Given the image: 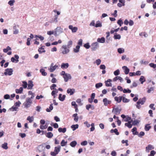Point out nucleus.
Wrapping results in <instances>:
<instances>
[{"mask_svg":"<svg viewBox=\"0 0 156 156\" xmlns=\"http://www.w3.org/2000/svg\"><path fill=\"white\" fill-rule=\"evenodd\" d=\"M32 103V100H31L29 98H26L25 101L23 103V105L25 108H27L30 106Z\"/></svg>","mask_w":156,"mask_h":156,"instance_id":"f257e3e1","label":"nucleus"},{"mask_svg":"<svg viewBox=\"0 0 156 156\" xmlns=\"http://www.w3.org/2000/svg\"><path fill=\"white\" fill-rule=\"evenodd\" d=\"M61 148V146L59 145L55 147L54 151L51 152V155L52 156H56L60 151Z\"/></svg>","mask_w":156,"mask_h":156,"instance_id":"f03ea898","label":"nucleus"},{"mask_svg":"<svg viewBox=\"0 0 156 156\" xmlns=\"http://www.w3.org/2000/svg\"><path fill=\"white\" fill-rule=\"evenodd\" d=\"M58 67L57 65H54L53 63H51L48 68V70L50 72H52L55 71L56 69Z\"/></svg>","mask_w":156,"mask_h":156,"instance_id":"7ed1b4c3","label":"nucleus"},{"mask_svg":"<svg viewBox=\"0 0 156 156\" xmlns=\"http://www.w3.org/2000/svg\"><path fill=\"white\" fill-rule=\"evenodd\" d=\"M13 70L12 69H7L5 70L4 74L5 76H11L13 74Z\"/></svg>","mask_w":156,"mask_h":156,"instance_id":"20e7f679","label":"nucleus"},{"mask_svg":"<svg viewBox=\"0 0 156 156\" xmlns=\"http://www.w3.org/2000/svg\"><path fill=\"white\" fill-rule=\"evenodd\" d=\"M62 53L63 54H66L68 53L69 51V48L67 47L66 45H63L62 47Z\"/></svg>","mask_w":156,"mask_h":156,"instance_id":"39448f33","label":"nucleus"},{"mask_svg":"<svg viewBox=\"0 0 156 156\" xmlns=\"http://www.w3.org/2000/svg\"><path fill=\"white\" fill-rule=\"evenodd\" d=\"M91 46V50L92 51H95L99 47V44L97 42H95L92 43Z\"/></svg>","mask_w":156,"mask_h":156,"instance_id":"423d86ee","label":"nucleus"},{"mask_svg":"<svg viewBox=\"0 0 156 156\" xmlns=\"http://www.w3.org/2000/svg\"><path fill=\"white\" fill-rule=\"evenodd\" d=\"M63 77L65 82H68L69 79H71L72 78L70 74L67 73H66L65 76Z\"/></svg>","mask_w":156,"mask_h":156,"instance_id":"0eeeda50","label":"nucleus"},{"mask_svg":"<svg viewBox=\"0 0 156 156\" xmlns=\"http://www.w3.org/2000/svg\"><path fill=\"white\" fill-rule=\"evenodd\" d=\"M19 26L18 25H14L13 27V34H18L19 32V30L18 29Z\"/></svg>","mask_w":156,"mask_h":156,"instance_id":"6e6552de","label":"nucleus"},{"mask_svg":"<svg viewBox=\"0 0 156 156\" xmlns=\"http://www.w3.org/2000/svg\"><path fill=\"white\" fill-rule=\"evenodd\" d=\"M121 111V109L116 108H113L112 112L116 115H118L120 114Z\"/></svg>","mask_w":156,"mask_h":156,"instance_id":"1a4fd4ad","label":"nucleus"},{"mask_svg":"<svg viewBox=\"0 0 156 156\" xmlns=\"http://www.w3.org/2000/svg\"><path fill=\"white\" fill-rule=\"evenodd\" d=\"M146 151L148 153L149 152L150 150L154 149V147L153 145L151 144H148L146 148Z\"/></svg>","mask_w":156,"mask_h":156,"instance_id":"9d476101","label":"nucleus"},{"mask_svg":"<svg viewBox=\"0 0 156 156\" xmlns=\"http://www.w3.org/2000/svg\"><path fill=\"white\" fill-rule=\"evenodd\" d=\"M69 28L72 30V33L76 32L78 30L77 27H73L72 25H70L69 26Z\"/></svg>","mask_w":156,"mask_h":156,"instance_id":"9b49d317","label":"nucleus"},{"mask_svg":"<svg viewBox=\"0 0 156 156\" xmlns=\"http://www.w3.org/2000/svg\"><path fill=\"white\" fill-rule=\"evenodd\" d=\"M75 90L74 89L68 88L67 90V93L69 94L70 95H72L75 92Z\"/></svg>","mask_w":156,"mask_h":156,"instance_id":"f8f14e48","label":"nucleus"},{"mask_svg":"<svg viewBox=\"0 0 156 156\" xmlns=\"http://www.w3.org/2000/svg\"><path fill=\"white\" fill-rule=\"evenodd\" d=\"M55 32L56 33H58V34H60L63 32V29L60 27H57L55 29Z\"/></svg>","mask_w":156,"mask_h":156,"instance_id":"ddd939ff","label":"nucleus"},{"mask_svg":"<svg viewBox=\"0 0 156 156\" xmlns=\"http://www.w3.org/2000/svg\"><path fill=\"white\" fill-rule=\"evenodd\" d=\"M103 102H104V105L106 106L108 104H110L111 103V101L110 100H108L107 98H105L103 99Z\"/></svg>","mask_w":156,"mask_h":156,"instance_id":"4468645a","label":"nucleus"},{"mask_svg":"<svg viewBox=\"0 0 156 156\" xmlns=\"http://www.w3.org/2000/svg\"><path fill=\"white\" fill-rule=\"evenodd\" d=\"M121 117L124 119V120L125 122H128L131 119V117L128 116H125L123 114L121 115Z\"/></svg>","mask_w":156,"mask_h":156,"instance_id":"2eb2a0df","label":"nucleus"},{"mask_svg":"<svg viewBox=\"0 0 156 156\" xmlns=\"http://www.w3.org/2000/svg\"><path fill=\"white\" fill-rule=\"evenodd\" d=\"M119 3L117 4V6L119 7H121L122 6H124L125 5V0H119Z\"/></svg>","mask_w":156,"mask_h":156,"instance_id":"dca6fc26","label":"nucleus"},{"mask_svg":"<svg viewBox=\"0 0 156 156\" xmlns=\"http://www.w3.org/2000/svg\"><path fill=\"white\" fill-rule=\"evenodd\" d=\"M145 100L146 99L144 98H143L142 99H139L138 101L137 102L136 104H141V105H143L145 103Z\"/></svg>","mask_w":156,"mask_h":156,"instance_id":"f3484780","label":"nucleus"},{"mask_svg":"<svg viewBox=\"0 0 156 156\" xmlns=\"http://www.w3.org/2000/svg\"><path fill=\"white\" fill-rule=\"evenodd\" d=\"M56 13L57 14V15H56L55 16V18L54 19V21L51 20L50 22L51 23H52L54 22H55L57 23L58 22L57 19L58 18V16L60 14V12L59 11H58Z\"/></svg>","mask_w":156,"mask_h":156,"instance_id":"a211bd4d","label":"nucleus"},{"mask_svg":"<svg viewBox=\"0 0 156 156\" xmlns=\"http://www.w3.org/2000/svg\"><path fill=\"white\" fill-rule=\"evenodd\" d=\"M122 68L124 70V72L126 74H127L129 73V69L126 66H124L122 67Z\"/></svg>","mask_w":156,"mask_h":156,"instance_id":"6ab92c4d","label":"nucleus"},{"mask_svg":"<svg viewBox=\"0 0 156 156\" xmlns=\"http://www.w3.org/2000/svg\"><path fill=\"white\" fill-rule=\"evenodd\" d=\"M112 80L111 79H109L106 81H105V86L106 87H111L112 86V84L111 83Z\"/></svg>","mask_w":156,"mask_h":156,"instance_id":"aec40b11","label":"nucleus"},{"mask_svg":"<svg viewBox=\"0 0 156 156\" xmlns=\"http://www.w3.org/2000/svg\"><path fill=\"white\" fill-rule=\"evenodd\" d=\"M66 97L65 95H62V94H60L59 95L58 99L61 101H63L65 100Z\"/></svg>","mask_w":156,"mask_h":156,"instance_id":"412c9836","label":"nucleus"},{"mask_svg":"<svg viewBox=\"0 0 156 156\" xmlns=\"http://www.w3.org/2000/svg\"><path fill=\"white\" fill-rule=\"evenodd\" d=\"M28 87L27 89H32L34 86L33 81H32L31 80H29L28 81Z\"/></svg>","mask_w":156,"mask_h":156,"instance_id":"4be33fe9","label":"nucleus"},{"mask_svg":"<svg viewBox=\"0 0 156 156\" xmlns=\"http://www.w3.org/2000/svg\"><path fill=\"white\" fill-rule=\"evenodd\" d=\"M69 66V64L68 63H63L61 65V67L62 69H67Z\"/></svg>","mask_w":156,"mask_h":156,"instance_id":"5701e85b","label":"nucleus"},{"mask_svg":"<svg viewBox=\"0 0 156 156\" xmlns=\"http://www.w3.org/2000/svg\"><path fill=\"white\" fill-rule=\"evenodd\" d=\"M97 41L100 43H104L105 42V39L104 37H102L101 38H98L97 39Z\"/></svg>","mask_w":156,"mask_h":156,"instance_id":"b1692460","label":"nucleus"},{"mask_svg":"<svg viewBox=\"0 0 156 156\" xmlns=\"http://www.w3.org/2000/svg\"><path fill=\"white\" fill-rule=\"evenodd\" d=\"M86 109L89 110L90 108H91L92 110H94V107L93 105L90 104H88L86 106Z\"/></svg>","mask_w":156,"mask_h":156,"instance_id":"393cba45","label":"nucleus"},{"mask_svg":"<svg viewBox=\"0 0 156 156\" xmlns=\"http://www.w3.org/2000/svg\"><path fill=\"white\" fill-rule=\"evenodd\" d=\"M27 120L29 121V122L31 123L34 120V117L33 116H29L27 117Z\"/></svg>","mask_w":156,"mask_h":156,"instance_id":"a878e982","label":"nucleus"},{"mask_svg":"<svg viewBox=\"0 0 156 156\" xmlns=\"http://www.w3.org/2000/svg\"><path fill=\"white\" fill-rule=\"evenodd\" d=\"M40 72L43 76H45L47 74V73L45 72V69L43 68L41 69L40 70Z\"/></svg>","mask_w":156,"mask_h":156,"instance_id":"bb28decb","label":"nucleus"},{"mask_svg":"<svg viewBox=\"0 0 156 156\" xmlns=\"http://www.w3.org/2000/svg\"><path fill=\"white\" fill-rule=\"evenodd\" d=\"M131 131L133 135H137L138 134V132L137 131V128L136 127H134L132 130Z\"/></svg>","mask_w":156,"mask_h":156,"instance_id":"cd10ccee","label":"nucleus"},{"mask_svg":"<svg viewBox=\"0 0 156 156\" xmlns=\"http://www.w3.org/2000/svg\"><path fill=\"white\" fill-rule=\"evenodd\" d=\"M79 127V125L77 124L75 125H73L71 126V128L73 131L76 130V129H78Z\"/></svg>","mask_w":156,"mask_h":156,"instance_id":"c85d7f7f","label":"nucleus"},{"mask_svg":"<svg viewBox=\"0 0 156 156\" xmlns=\"http://www.w3.org/2000/svg\"><path fill=\"white\" fill-rule=\"evenodd\" d=\"M114 39H120L121 38V35L119 34H118L116 33H115L114 34V36L113 37Z\"/></svg>","mask_w":156,"mask_h":156,"instance_id":"c756f323","label":"nucleus"},{"mask_svg":"<svg viewBox=\"0 0 156 156\" xmlns=\"http://www.w3.org/2000/svg\"><path fill=\"white\" fill-rule=\"evenodd\" d=\"M23 88L20 87L19 89H16L15 90V92L17 94H21L23 92Z\"/></svg>","mask_w":156,"mask_h":156,"instance_id":"7c9ffc66","label":"nucleus"},{"mask_svg":"<svg viewBox=\"0 0 156 156\" xmlns=\"http://www.w3.org/2000/svg\"><path fill=\"white\" fill-rule=\"evenodd\" d=\"M102 26V23L99 21L96 22L95 27H101Z\"/></svg>","mask_w":156,"mask_h":156,"instance_id":"2f4dec72","label":"nucleus"},{"mask_svg":"<svg viewBox=\"0 0 156 156\" xmlns=\"http://www.w3.org/2000/svg\"><path fill=\"white\" fill-rule=\"evenodd\" d=\"M122 98V97H115L114 98V99L115 101H116L118 103H120L121 102Z\"/></svg>","mask_w":156,"mask_h":156,"instance_id":"473e14b6","label":"nucleus"},{"mask_svg":"<svg viewBox=\"0 0 156 156\" xmlns=\"http://www.w3.org/2000/svg\"><path fill=\"white\" fill-rule=\"evenodd\" d=\"M72 116L74 118V120L76 122H77L79 119V117L77 116V113L74 114L72 115Z\"/></svg>","mask_w":156,"mask_h":156,"instance_id":"72a5a7b5","label":"nucleus"},{"mask_svg":"<svg viewBox=\"0 0 156 156\" xmlns=\"http://www.w3.org/2000/svg\"><path fill=\"white\" fill-rule=\"evenodd\" d=\"M146 81L145 79L144 76H141L139 79V81L142 84L144 82Z\"/></svg>","mask_w":156,"mask_h":156,"instance_id":"f704fd0d","label":"nucleus"},{"mask_svg":"<svg viewBox=\"0 0 156 156\" xmlns=\"http://www.w3.org/2000/svg\"><path fill=\"white\" fill-rule=\"evenodd\" d=\"M58 130L59 132L65 133L66 132V128H59Z\"/></svg>","mask_w":156,"mask_h":156,"instance_id":"c9c22d12","label":"nucleus"},{"mask_svg":"<svg viewBox=\"0 0 156 156\" xmlns=\"http://www.w3.org/2000/svg\"><path fill=\"white\" fill-rule=\"evenodd\" d=\"M110 132L111 133H114L116 135H119V133L118 131V130L117 129H112L110 130Z\"/></svg>","mask_w":156,"mask_h":156,"instance_id":"e433bc0d","label":"nucleus"},{"mask_svg":"<svg viewBox=\"0 0 156 156\" xmlns=\"http://www.w3.org/2000/svg\"><path fill=\"white\" fill-rule=\"evenodd\" d=\"M38 51L40 53H41L45 52V50H44L43 46H42L41 48H39Z\"/></svg>","mask_w":156,"mask_h":156,"instance_id":"4c0bfd02","label":"nucleus"},{"mask_svg":"<svg viewBox=\"0 0 156 156\" xmlns=\"http://www.w3.org/2000/svg\"><path fill=\"white\" fill-rule=\"evenodd\" d=\"M2 147L5 150H7L8 148L7 144L6 143H4L2 145Z\"/></svg>","mask_w":156,"mask_h":156,"instance_id":"58836bf2","label":"nucleus"},{"mask_svg":"<svg viewBox=\"0 0 156 156\" xmlns=\"http://www.w3.org/2000/svg\"><path fill=\"white\" fill-rule=\"evenodd\" d=\"M18 108L15 105L12 107V108L9 109V110L13 112L17 111Z\"/></svg>","mask_w":156,"mask_h":156,"instance_id":"ea45409f","label":"nucleus"},{"mask_svg":"<svg viewBox=\"0 0 156 156\" xmlns=\"http://www.w3.org/2000/svg\"><path fill=\"white\" fill-rule=\"evenodd\" d=\"M53 109V106H52V104H51L50 105L49 108H47L46 109V111L48 112H50Z\"/></svg>","mask_w":156,"mask_h":156,"instance_id":"a19ab883","label":"nucleus"},{"mask_svg":"<svg viewBox=\"0 0 156 156\" xmlns=\"http://www.w3.org/2000/svg\"><path fill=\"white\" fill-rule=\"evenodd\" d=\"M101 62V60L100 59H97L94 62V64H96L97 66L99 65Z\"/></svg>","mask_w":156,"mask_h":156,"instance_id":"79ce46f5","label":"nucleus"},{"mask_svg":"<svg viewBox=\"0 0 156 156\" xmlns=\"http://www.w3.org/2000/svg\"><path fill=\"white\" fill-rule=\"evenodd\" d=\"M117 51L120 54L123 53L125 51L124 49L122 48H118Z\"/></svg>","mask_w":156,"mask_h":156,"instance_id":"37998d69","label":"nucleus"},{"mask_svg":"<svg viewBox=\"0 0 156 156\" xmlns=\"http://www.w3.org/2000/svg\"><path fill=\"white\" fill-rule=\"evenodd\" d=\"M11 50V48L9 46H8L6 47V48L3 49V51L5 53H7L9 51Z\"/></svg>","mask_w":156,"mask_h":156,"instance_id":"c03bdc74","label":"nucleus"},{"mask_svg":"<svg viewBox=\"0 0 156 156\" xmlns=\"http://www.w3.org/2000/svg\"><path fill=\"white\" fill-rule=\"evenodd\" d=\"M73 44V42L72 41H68L67 43V44L66 45L67 47L68 48H69L71 47Z\"/></svg>","mask_w":156,"mask_h":156,"instance_id":"a18cd8bd","label":"nucleus"},{"mask_svg":"<svg viewBox=\"0 0 156 156\" xmlns=\"http://www.w3.org/2000/svg\"><path fill=\"white\" fill-rule=\"evenodd\" d=\"M15 2V0H10L8 2V4L10 6H12L14 5V3Z\"/></svg>","mask_w":156,"mask_h":156,"instance_id":"49530a36","label":"nucleus"},{"mask_svg":"<svg viewBox=\"0 0 156 156\" xmlns=\"http://www.w3.org/2000/svg\"><path fill=\"white\" fill-rule=\"evenodd\" d=\"M46 136L48 138H51L53 136V134L52 133L49 132L47 133Z\"/></svg>","mask_w":156,"mask_h":156,"instance_id":"de8ad7c7","label":"nucleus"},{"mask_svg":"<svg viewBox=\"0 0 156 156\" xmlns=\"http://www.w3.org/2000/svg\"><path fill=\"white\" fill-rule=\"evenodd\" d=\"M77 144V142L76 141H74L70 143V145L73 147H74Z\"/></svg>","mask_w":156,"mask_h":156,"instance_id":"09e8293b","label":"nucleus"},{"mask_svg":"<svg viewBox=\"0 0 156 156\" xmlns=\"http://www.w3.org/2000/svg\"><path fill=\"white\" fill-rule=\"evenodd\" d=\"M67 144V141H65L64 140H62L61 142V145L63 147L66 146Z\"/></svg>","mask_w":156,"mask_h":156,"instance_id":"8fccbe9b","label":"nucleus"},{"mask_svg":"<svg viewBox=\"0 0 156 156\" xmlns=\"http://www.w3.org/2000/svg\"><path fill=\"white\" fill-rule=\"evenodd\" d=\"M145 135V133L144 132L141 131L139 133H138V134L137 135L138 137H142L144 136Z\"/></svg>","mask_w":156,"mask_h":156,"instance_id":"3c124183","label":"nucleus"},{"mask_svg":"<svg viewBox=\"0 0 156 156\" xmlns=\"http://www.w3.org/2000/svg\"><path fill=\"white\" fill-rule=\"evenodd\" d=\"M151 128V126H149L148 124H147L145 126L144 129L146 131H148Z\"/></svg>","mask_w":156,"mask_h":156,"instance_id":"603ef678","label":"nucleus"},{"mask_svg":"<svg viewBox=\"0 0 156 156\" xmlns=\"http://www.w3.org/2000/svg\"><path fill=\"white\" fill-rule=\"evenodd\" d=\"M102 85L103 84L102 83H97L95 84V87L97 88H99V87H101Z\"/></svg>","mask_w":156,"mask_h":156,"instance_id":"864d4df0","label":"nucleus"},{"mask_svg":"<svg viewBox=\"0 0 156 156\" xmlns=\"http://www.w3.org/2000/svg\"><path fill=\"white\" fill-rule=\"evenodd\" d=\"M80 46L79 45H77L76 46V48L74 49V51L75 52L77 53L79 52V50L80 48Z\"/></svg>","mask_w":156,"mask_h":156,"instance_id":"5fc2aeb1","label":"nucleus"},{"mask_svg":"<svg viewBox=\"0 0 156 156\" xmlns=\"http://www.w3.org/2000/svg\"><path fill=\"white\" fill-rule=\"evenodd\" d=\"M76 102L79 104V105L80 106H82L83 105V103L81 102V101L80 99H78L76 101Z\"/></svg>","mask_w":156,"mask_h":156,"instance_id":"6e6d98bb","label":"nucleus"},{"mask_svg":"<svg viewBox=\"0 0 156 156\" xmlns=\"http://www.w3.org/2000/svg\"><path fill=\"white\" fill-rule=\"evenodd\" d=\"M91 126L90 128V131H93L95 129L94 124V123H92L90 125Z\"/></svg>","mask_w":156,"mask_h":156,"instance_id":"4d7b16f0","label":"nucleus"},{"mask_svg":"<svg viewBox=\"0 0 156 156\" xmlns=\"http://www.w3.org/2000/svg\"><path fill=\"white\" fill-rule=\"evenodd\" d=\"M35 37L39 38L41 41H43L44 40V38L41 35H35Z\"/></svg>","mask_w":156,"mask_h":156,"instance_id":"13d9d810","label":"nucleus"},{"mask_svg":"<svg viewBox=\"0 0 156 156\" xmlns=\"http://www.w3.org/2000/svg\"><path fill=\"white\" fill-rule=\"evenodd\" d=\"M137 86V84L135 82H134L132 85L130 86L131 88H133V87H136Z\"/></svg>","mask_w":156,"mask_h":156,"instance_id":"bf43d9fd","label":"nucleus"},{"mask_svg":"<svg viewBox=\"0 0 156 156\" xmlns=\"http://www.w3.org/2000/svg\"><path fill=\"white\" fill-rule=\"evenodd\" d=\"M131 90L129 89H125L123 90V92L124 93H131Z\"/></svg>","mask_w":156,"mask_h":156,"instance_id":"052dcab7","label":"nucleus"},{"mask_svg":"<svg viewBox=\"0 0 156 156\" xmlns=\"http://www.w3.org/2000/svg\"><path fill=\"white\" fill-rule=\"evenodd\" d=\"M83 46L84 47L87 49H89L90 47V46L89 45V43H87L83 45Z\"/></svg>","mask_w":156,"mask_h":156,"instance_id":"680f3d73","label":"nucleus"},{"mask_svg":"<svg viewBox=\"0 0 156 156\" xmlns=\"http://www.w3.org/2000/svg\"><path fill=\"white\" fill-rule=\"evenodd\" d=\"M83 124L87 128H89L91 125L87 121L84 122Z\"/></svg>","mask_w":156,"mask_h":156,"instance_id":"e2e57ef3","label":"nucleus"},{"mask_svg":"<svg viewBox=\"0 0 156 156\" xmlns=\"http://www.w3.org/2000/svg\"><path fill=\"white\" fill-rule=\"evenodd\" d=\"M122 101L124 103H127L129 101V99H128L127 98H126L125 97H122Z\"/></svg>","mask_w":156,"mask_h":156,"instance_id":"0e129e2a","label":"nucleus"},{"mask_svg":"<svg viewBox=\"0 0 156 156\" xmlns=\"http://www.w3.org/2000/svg\"><path fill=\"white\" fill-rule=\"evenodd\" d=\"M117 23L120 26H121L122 24L123 23V22L121 19H120L119 20L118 22Z\"/></svg>","mask_w":156,"mask_h":156,"instance_id":"69168bd1","label":"nucleus"},{"mask_svg":"<svg viewBox=\"0 0 156 156\" xmlns=\"http://www.w3.org/2000/svg\"><path fill=\"white\" fill-rule=\"evenodd\" d=\"M156 152L154 151H151L150 154L148 155V156H154Z\"/></svg>","mask_w":156,"mask_h":156,"instance_id":"338daca9","label":"nucleus"},{"mask_svg":"<svg viewBox=\"0 0 156 156\" xmlns=\"http://www.w3.org/2000/svg\"><path fill=\"white\" fill-rule=\"evenodd\" d=\"M149 66L154 68H156V64H154L153 63H150L149 64Z\"/></svg>","mask_w":156,"mask_h":156,"instance_id":"774afa93","label":"nucleus"}]
</instances>
